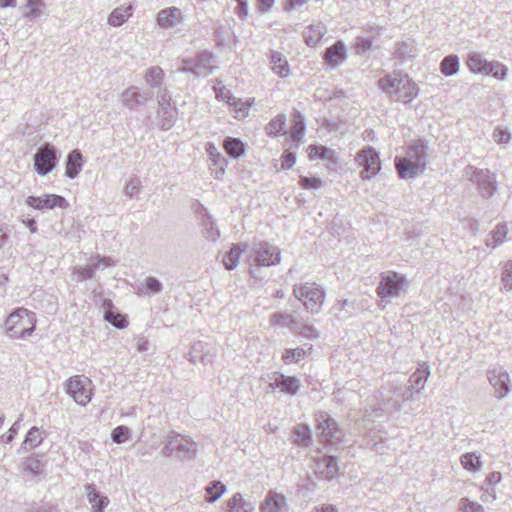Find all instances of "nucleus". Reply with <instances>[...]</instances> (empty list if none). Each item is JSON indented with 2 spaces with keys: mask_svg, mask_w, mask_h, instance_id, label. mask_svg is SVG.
<instances>
[{
  "mask_svg": "<svg viewBox=\"0 0 512 512\" xmlns=\"http://www.w3.org/2000/svg\"><path fill=\"white\" fill-rule=\"evenodd\" d=\"M430 375L429 366L425 363L419 365L408 379L407 385H391L389 396H386V414L391 418H397L398 413H409L411 408L405 409L407 402L414 399V395L424 389Z\"/></svg>",
  "mask_w": 512,
  "mask_h": 512,
  "instance_id": "f257e3e1",
  "label": "nucleus"
},
{
  "mask_svg": "<svg viewBox=\"0 0 512 512\" xmlns=\"http://www.w3.org/2000/svg\"><path fill=\"white\" fill-rule=\"evenodd\" d=\"M35 327V313L23 307L15 309L4 323L5 332L11 339H24L34 332Z\"/></svg>",
  "mask_w": 512,
  "mask_h": 512,
  "instance_id": "f03ea898",
  "label": "nucleus"
},
{
  "mask_svg": "<svg viewBox=\"0 0 512 512\" xmlns=\"http://www.w3.org/2000/svg\"><path fill=\"white\" fill-rule=\"evenodd\" d=\"M386 93L395 101L409 103L417 97L419 89L407 74L394 72L386 75Z\"/></svg>",
  "mask_w": 512,
  "mask_h": 512,
  "instance_id": "7ed1b4c3",
  "label": "nucleus"
},
{
  "mask_svg": "<svg viewBox=\"0 0 512 512\" xmlns=\"http://www.w3.org/2000/svg\"><path fill=\"white\" fill-rule=\"evenodd\" d=\"M293 295L303 304L307 312L312 315L320 313L326 296L321 286L309 282L294 285Z\"/></svg>",
  "mask_w": 512,
  "mask_h": 512,
  "instance_id": "20e7f679",
  "label": "nucleus"
},
{
  "mask_svg": "<svg viewBox=\"0 0 512 512\" xmlns=\"http://www.w3.org/2000/svg\"><path fill=\"white\" fill-rule=\"evenodd\" d=\"M250 266H274L280 263V250L268 242L260 241L255 243L247 251Z\"/></svg>",
  "mask_w": 512,
  "mask_h": 512,
  "instance_id": "39448f33",
  "label": "nucleus"
},
{
  "mask_svg": "<svg viewBox=\"0 0 512 512\" xmlns=\"http://www.w3.org/2000/svg\"><path fill=\"white\" fill-rule=\"evenodd\" d=\"M161 453L165 457L176 454L181 460H193L197 453V444L180 434L173 433L168 437Z\"/></svg>",
  "mask_w": 512,
  "mask_h": 512,
  "instance_id": "423d86ee",
  "label": "nucleus"
},
{
  "mask_svg": "<svg viewBox=\"0 0 512 512\" xmlns=\"http://www.w3.org/2000/svg\"><path fill=\"white\" fill-rule=\"evenodd\" d=\"M213 62V54L204 50L198 53L194 58L183 59L178 70L183 73H192L196 76L206 77L216 68Z\"/></svg>",
  "mask_w": 512,
  "mask_h": 512,
  "instance_id": "0eeeda50",
  "label": "nucleus"
},
{
  "mask_svg": "<svg viewBox=\"0 0 512 512\" xmlns=\"http://www.w3.org/2000/svg\"><path fill=\"white\" fill-rule=\"evenodd\" d=\"M355 161L358 167L361 168L360 175L363 180L372 179L381 170L379 153L371 147L360 150L355 157Z\"/></svg>",
  "mask_w": 512,
  "mask_h": 512,
  "instance_id": "6e6552de",
  "label": "nucleus"
},
{
  "mask_svg": "<svg viewBox=\"0 0 512 512\" xmlns=\"http://www.w3.org/2000/svg\"><path fill=\"white\" fill-rule=\"evenodd\" d=\"M57 162V150L49 143L41 145L34 154V169L41 176L50 173L56 167Z\"/></svg>",
  "mask_w": 512,
  "mask_h": 512,
  "instance_id": "1a4fd4ad",
  "label": "nucleus"
},
{
  "mask_svg": "<svg viewBox=\"0 0 512 512\" xmlns=\"http://www.w3.org/2000/svg\"><path fill=\"white\" fill-rule=\"evenodd\" d=\"M91 384L88 377L77 375L68 380L66 390L77 404L85 406L92 398Z\"/></svg>",
  "mask_w": 512,
  "mask_h": 512,
  "instance_id": "9d476101",
  "label": "nucleus"
},
{
  "mask_svg": "<svg viewBox=\"0 0 512 512\" xmlns=\"http://www.w3.org/2000/svg\"><path fill=\"white\" fill-rule=\"evenodd\" d=\"M487 379L493 388L495 398L504 399L511 391V380L509 373L502 367L487 370Z\"/></svg>",
  "mask_w": 512,
  "mask_h": 512,
  "instance_id": "9b49d317",
  "label": "nucleus"
},
{
  "mask_svg": "<svg viewBox=\"0 0 512 512\" xmlns=\"http://www.w3.org/2000/svg\"><path fill=\"white\" fill-rule=\"evenodd\" d=\"M408 287L409 281L405 275L394 271L386 272V302L392 299H403Z\"/></svg>",
  "mask_w": 512,
  "mask_h": 512,
  "instance_id": "f8f14e48",
  "label": "nucleus"
},
{
  "mask_svg": "<svg viewBox=\"0 0 512 512\" xmlns=\"http://www.w3.org/2000/svg\"><path fill=\"white\" fill-rule=\"evenodd\" d=\"M317 421V429L320 431V437L324 442L332 445L342 442L343 433L334 419L327 414H321Z\"/></svg>",
  "mask_w": 512,
  "mask_h": 512,
  "instance_id": "ddd939ff",
  "label": "nucleus"
},
{
  "mask_svg": "<svg viewBox=\"0 0 512 512\" xmlns=\"http://www.w3.org/2000/svg\"><path fill=\"white\" fill-rule=\"evenodd\" d=\"M152 96L151 91L141 92L137 86H130L120 95V102L123 107L133 111L139 105L146 103Z\"/></svg>",
  "mask_w": 512,
  "mask_h": 512,
  "instance_id": "4468645a",
  "label": "nucleus"
},
{
  "mask_svg": "<svg viewBox=\"0 0 512 512\" xmlns=\"http://www.w3.org/2000/svg\"><path fill=\"white\" fill-rule=\"evenodd\" d=\"M26 204L37 210L53 209L55 207L66 208L68 202L63 196L56 194H44L40 197L29 196Z\"/></svg>",
  "mask_w": 512,
  "mask_h": 512,
  "instance_id": "2eb2a0df",
  "label": "nucleus"
},
{
  "mask_svg": "<svg viewBox=\"0 0 512 512\" xmlns=\"http://www.w3.org/2000/svg\"><path fill=\"white\" fill-rule=\"evenodd\" d=\"M395 167L398 175L403 179H413L426 170L423 164H416L405 156L395 157Z\"/></svg>",
  "mask_w": 512,
  "mask_h": 512,
  "instance_id": "dca6fc26",
  "label": "nucleus"
},
{
  "mask_svg": "<svg viewBox=\"0 0 512 512\" xmlns=\"http://www.w3.org/2000/svg\"><path fill=\"white\" fill-rule=\"evenodd\" d=\"M183 13L177 7L162 9L157 14V24L164 29H172L181 24Z\"/></svg>",
  "mask_w": 512,
  "mask_h": 512,
  "instance_id": "f3484780",
  "label": "nucleus"
},
{
  "mask_svg": "<svg viewBox=\"0 0 512 512\" xmlns=\"http://www.w3.org/2000/svg\"><path fill=\"white\" fill-rule=\"evenodd\" d=\"M316 473L327 480L334 479L339 473L337 458L322 456L315 462Z\"/></svg>",
  "mask_w": 512,
  "mask_h": 512,
  "instance_id": "a211bd4d",
  "label": "nucleus"
},
{
  "mask_svg": "<svg viewBox=\"0 0 512 512\" xmlns=\"http://www.w3.org/2000/svg\"><path fill=\"white\" fill-rule=\"evenodd\" d=\"M405 157L416 164H423V167L426 169L428 163V145L426 141L416 140L410 143Z\"/></svg>",
  "mask_w": 512,
  "mask_h": 512,
  "instance_id": "6ab92c4d",
  "label": "nucleus"
},
{
  "mask_svg": "<svg viewBox=\"0 0 512 512\" xmlns=\"http://www.w3.org/2000/svg\"><path fill=\"white\" fill-rule=\"evenodd\" d=\"M287 508L286 497L274 490H270L260 506L261 512H283Z\"/></svg>",
  "mask_w": 512,
  "mask_h": 512,
  "instance_id": "aec40b11",
  "label": "nucleus"
},
{
  "mask_svg": "<svg viewBox=\"0 0 512 512\" xmlns=\"http://www.w3.org/2000/svg\"><path fill=\"white\" fill-rule=\"evenodd\" d=\"M478 175L479 177L474 184L477 185L479 194L483 198H490L496 190V178L494 174L488 169H485L482 173H478Z\"/></svg>",
  "mask_w": 512,
  "mask_h": 512,
  "instance_id": "412c9836",
  "label": "nucleus"
},
{
  "mask_svg": "<svg viewBox=\"0 0 512 512\" xmlns=\"http://www.w3.org/2000/svg\"><path fill=\"white\" fill-rule=\"evenodd\" d=\"M218 99L225 100L230 106L235 108L237 117H245L248 114L249 106H246L240 99L234 97L230 90L225 87L215 88Z\"/></svg>",
  "mask_w": 512,
  "mask_h": 512,
  "instance_id": "4be33fe9",
  "label": "nucleus"
},
{
  "mask_svg": "<svg viewBox=\"0 0 512 512\" xmlns=\"http://www.w3.org/2000/svg\"><path fill=\"white\" fill-rule=\"evenodd\" d=\"M270 325L274 328H289L292 332L299 328V321L296 320L292 313L275 312L270 315Z\"/></svg>",
  "mask_w": 512,
  "mask_h": 512,
  "instance_id": "5701e85b",
  "label": "nucleus"
},
{
  "mask_svg": "<svg viewBox=\"0 0 512 512\" xmlns=\"http://www.w3.org/2000/svg\"><path fill=\"white\" fill-rule=\"evenodd\" d=\"M103 264L104 266L113 265V261L109 257H102L100 255H96L91 258V263L86 265L85 267H80L76 269V273L78 274L80 279H91L94 277L96 270L99 265Z\"/></svg>",
  "mask_w": 512,
  "mask_h": 512,
  "instance_id": "b1692460",
  "label": "nucleus"
},
{
  "mask_svg": "<svg viewBox=\"0 0 512 512\" xmlns=\"http://www.w3.org/2000/svg\"><path fill=\"white\" fill-rule=\"evenodd\" d=\"M84 489H85V493L87 495L88 501L91 504L92 512H103V510L109 504L108 497L101 495L96 490L94 484H86L84 486Z\"/></svg>",
  "mask_w": 512,
  "mask_h": 512,
  "instance_id": "393cba45",
  "label": "nucleus"
},
{
  "mask_svg": "<svg viewBox=\"0 0 512 512\" xmlns=\"http://www.w3.org/2000/svg\"><path fill=\"white\" fill-rule=\"evenodd\" d=\"M346 58L345 45L342 42H336L334 45L329 47L324 53V59L332 68H335L342 64Z\"/></svg>",
  "mask_w": 512,
  "mask_h": 512,
  "instance_id": "a878e982",
  "label": "nucleus"
},
{
  "mask_svg": "<svg viewBox=\"0 0 512 512\" xmlns=\"http://www.w3.org/2000/svg\"><path fill=\"white\" fill-rule=\"evenodd\" d=\"M82 167L83 156L81 152L77 149L71 151L67 156L65 175L70 179H74L80 173Z\"/></svg>",
  "mask_w": 512,
  "mask_h": 512,
  "instance_id": "bb28decb",
  "label": "nucleus"
},
{
  "mask_svg": "<svg viewBox=\"0 0 512 512\" xmlns=\"http://www.w3.org/2000/svg\"><path fill=\"white\" fill-rule=\"evenodd\" d=\"M248 245L245 243L234 244L223 256V264L227 270H233L240 259L242 252H246Z\"/></svg>",
  "mask_w": 512,
  "mask_h": 512,
  "instance_id": "cd10ccee",
  "label": "nucleus"
},
{
  "mask_svg": "<svg viewBox=\"0 0 512 512\" xmlns=\"http://www.w3.org/2000/svg\"><path fill=\"white\" fill-rule=\"evenodd\" d=\"M134 7L129 4L127 7H117L108 16V24L113 27H120L133 14Z\"/></svg>",
  "mask_w": 512,
  "mask_h": 512,
  "instance_id": "c85d7f7f",
  "label": "nucleus"
},
{
  "mask_svg": "<svg viewBox=\"0 0 512 512\" xmlns=\"http://www.w3.org/2000/svg\"><path fill=\"white\" fill-rule=\"evenodd\" d=\"M325 33L326 28L322 23L310 25L303 33L305 43L308 46L314 47L320 42Z\"/></svg>",
  "mask_w": 512,
  "mask_h": 512,
  "instance_id": "c756f323",
  "label": "nucleus"
},
{
  "mask_svg": "<svg viewBox=\"0 0 512 512\" xmlns=\"http://www.w3.org/2000/svg\"><path fill=\"white\" fill-rule=\"evenodd\" d=\"M270 64L272 70L280 77L285 78L289 75V65L285 56L282 53L277 51H271Z\"/></svg>",
  "mask_w": 512,
  "mask_h": 512,
  "instance_id": "7c9ffc66",
  "label": "nucleus"
},
{
  "mask_svg": "<svg viewBox=\"0 0 512 512\" xmlns=\"http://www.w3.org/2000/svg\"><path fill=\"white\" fill-rule=\"evenodd\" d=\"M229 512H253L254 503L246 501L241 493H236L227 501Z\"/></svg>",
  "mask_w": 512,
  "mask_h": 512,
  "instance_id": "2f4dec72",
  "label": "nucleus"
},
{
  "mask_svg": "<svg viewBox=\"0 0 512 512\" xmlns=\"http://www.w3.org/2000/svg\"><path fill=\"white\" fill-rule=\"evenodd\" d=\"M144 79L152 89L161 90L163 88L164 72L159 66L150 67L145 72Z\"/></svg>",
  "mask_w": 512,
  "mask_h": 512,
  "instance_id": "473e14b6",
  "label": "nucleus"
},
{
  "mask_svg": "<svg viewBox=\"0 0 512 512\" xmlns=\"http://www.w3.org/2000/svg\"><path fill=\"white\" fill-rule=\"evenodd\" d=\"M277 376L280 383V391L291 396L297 394L300 389V380L298 378L279 372H277Z\"/></svg>",
  "mask_w": 512,
  "mask_h": 512,
  "instance_id": "72a5a7b5",
  "label": "nucleus"
},
{
  "mask_svg": "<svg viewBox=\"0 0 512 512\" xmlns=\"http://www.w3.org/2000/svg\"><path fill=\"white\" fill-rule=\"evenodd\" d=\"M508 68L499 61H486L483 68L482 74L491 75L496 79L505 80L507 76Z\"/></svg>",
  "mask_w": 512,
  "mask_h": 512,
  "instance_id": "f704fd0d",
  "label": "nucleus"
},
{
  "mask_svg": "<svg viewBox=\"0 0 512 512\" xmlns=\"http://www.w3.org/2000/svg\"><path fill=\"white\" fill-rule=\"evenodd\" d=\"M460 66L459 57L455 54L445 56L440 62V71L443 75L450 77L458 73Z\"/></svg>",
  "mask_w": 512,
  "mask_h": 512,
  "instance_id": "c9c22d12",
  "label": "nucleus"
},
{
  "mask_svg": "<svg viewBox=\"0 0 512 512\" xmlns=\"http://www.w3.org/2000/svg\"><path fill=\"white\" fill-rule=\"evenodd\" d=\"M507 235V227L505 224H498L496 228L488 235L486 245L491 248H496L501 245Z\"/></svg>",
  "mask_w": 512,
  "mask_h": 512,
  "instance_id": "e433bc0d",
  "label": "nucleus"
},
{
  "mask_svg": "<svg viewBox=\"0 0 512 512\" xmlns=\"http://www.w3.org/2000/svg\"><path fill=\"white\" fill-rule=\"evenodd\" d=\"M207 152L209 153L212 164L218 167V170L216 171V178H219V175H223L225 173L226 159L217 151V148L212 143H208Z\"/></svg>",
  "mask_w": 512,
  "mask_h": 512,
  "instance_id": "4c0bfd02",
  "label": "nucleus"
},
{
  "mask_svg": "<svg viewBox=\"0 0 512 512\" xmlns=\"http://www.w3.org/2000/svg\"><path fill=\"white\" fill-rule=\"evenodd\" d=\"M305 128V117L299 111H295L293 114V126L290 131L292 138L296 141H301L304 137Z\"/></svg>",
  "mask_w": 512,
  "mask_h": 512,
  "instance_id": "58836bf2",
  "label": "nucleus"
},
{
  "mask_svg": "<svg viewBox=\"0 0 512 512\" xmlns=\"http://www.w3.org/2000/svg\"><path fill=\"white\" fill-rule=\"evenodd\" d=\"M460 462L464 469L477 472L481 470L482 462L480 455L475 452L465 453L460 457Z\"/></svg>",
  "mask_w": 512,
  "mask_h": 512,
  "instance_id": "ea45409f",
  "label": "nucleus"
},
{
  "mask_svg": "<svg viewBox=\"0 0 512 512\" xmlns=\"http://www.w3.org/2000/svg\"><path fill=\"white\" fill-rule=\"evenodd\" d=\"M224 148L227 154L233 158H239L245 151L242 141L232 137H227L224 140Z\"/></svg>",
  "mask_w": 512,
  "mask_h": 512,
  "instance_id": "a19ab883",
  "label": "nucleus"
},
{
  "mask_svg": "<svg viewBox=\"0 0 512 512\" xmlns=\"http://www.w3.org/2000/svg\"><path fill=\"white\" fill-rule=\"evenodd\" d=\"M208 496L205 498L208 503L216 502L226 491V486L220 481H211L205 488Z\"/></svg>",
  "mask_w": 512,
  "mask_h": 512,
  "instance_id": "79ce46f5",
  "label": "nucleus"
},
{
  "mask_svg": "<svg viewBox=\"0 0 512 512\" xmlns=\"http://www.w3.org/2000/svg\"><path fill=\"white\" fill-rule=\"evenodd\" d=\"M286 125V117L283 114L277 115L266 126V132L270 136H278L279 134H286L284 130Z\"/></svg>",
  "mask_w": 512,
  "mask_h": 512,
  "instance_id": "37998d69",
  "label": "nucleus"
},
{
  "mask_svg": "<svg viewBox=\"0 0 512 512\" xmlns=\"http://www.w3.org/2000/svg\"><path fill=\"white\" fill-rule=\"evenodd\" d=\"M487 59L478 52H472L468 55L466 64L468 69L475 74H482Z\"/></svg>",
  "mask_w": 512,
  "mask_h": 512,
  "instance_id": "c03bdc74",
  "label": "nucleus"
},
{
  "mask_svg": "<svg viewBox=\"0 0 512 512\" xmlns=\"http://www.w3.org/2000/svg\"><path fill=\"white\" fill-rule=\"evenodd\" d=\"M202 226L204 236L207 240L215 242L219 238L220 232L215 227L210 215L205 214L202 220Z\"/></svg>",
  "mask_w": 512,
  "mask_h": 512,
  "instance_id": "a18cd8bd",
  "label": "nucleus"
},
{
  "mask_svg": "<svg viewBox=\"0 0 512 512\" xmlns=\"http://www.w3.org/2000/svg\"><path fill=\"white\" fill-rule=\"evenodd\" d=\"M43 437L41 436L40 429L38 427H32L22 443L25 449L27 448H35L42 442Z\"/></svg>",
  "mask_w": 512,
  "mask_h": 512,
  "instance_id": "49530a36",
  "label": "nucleus"
},
{
  "mask_svg": "<svg viewBox=\"0 0 512 512\" xmlns=\"http://www.w3.org/2000/svg\"><path fill=\"white\" fill-rule=\"evenodd\" d=\"M306 356V351L303 348L297 347L294 349H285L282 354V360L286 364L298 363Z\"/></svg>",
  "mask_w": 512,
  "mask_h": 512,
  "instance_id": "de8ad7c7",
  "label": "nucleus"
},
{
  "mask_svg": "<svg viewBox=\"0 0 512 512\" xmlns=\"http://www.w3.org/2000/svg\"><path fill=\"white\" fill-rule=\"evenodd\" d=\"M351 308H353L352 303H350L348 300H343L335 303L332 306L331 311L335 317L342 320L350 316Z\"/></svg>",
  "mask_w": 512,
  "mask_h": 512,
  "instance_id": "09e8293b",
  "label": "nucleus"
},
{
  "mask_svg": "<svg viewBox=\"0 0 512 512\" xmlns=\"http://www.w3.org/2000/svg\"><path fill=\"white\" fill-rule=\"evenodd\" d=\"M294 441L299 445H308L311 441V433L308 425H298L294 428Z\"/></svg>",
  "mask_w": 512,
  "mask_h": 512,
  "instance_id": "8fccbe9b",
  "label": "nucleus"
},
{
  "mask_svg": "<svg viewBox=\"0 0 512 512\" xmlns=\"http://www.w3.org/2000/svg\"><path fill=\"white\" fill-rule=\"evenodd\" d=\"M293 333H295L296 335H298L300 337L309 339V340H314V339L319 338V333H318L317 329L309 323L299 322L298 330L293 331Z\"/></svg>",
  "mask_w": 512,
  "mask_h": 512,
  "instance_id": "3c124183",
  "label": "nucleus"
},
{
  "mask_svg": "<svg viewBox=\"0 0 512 512\" xmlns=\"http://www.w3.org/2000/svg\"><path fill=\"white\" fill-rule=\"evenodd\" d=\"M27 11L24 13V17L28 19H34L41 14V10L45 7V3L42 0H27Z\"/></svg>",
  "mask_w": 512,
  "mask_h": 512,
  "instance_id": "603ef678",
  "label": "nucleus"
},
{
  "mask_svg": "<svg viewBox=\"0 0 512 512\" xmlns=\"http://www.w3.org/2000/svg\"><path fill=\"white\" fill-rule=\"evenodd\" d=\"M104 319L118 329H123L128 325V321L124 316L116 311L104 312Z\"/></svg>",
  "mask_w": 512,
  "mask_h": 512,
  "instance_id": "864d4df0",
  "label": "nucleus"
},
{
  "mask_svg": "<svg viewBox=\"0 0 512 512\" xmlns=\"http://www.w3.org/2000/svg\"><path fill=\"white\" fill-rule=\"evenodd\" d=\"M157 102L159 105L158 115H166L168 113V109H171L170 107V98L168 95V92L166 88H161V90H157Z\"/></svg>",
  "mask_w": 512,
  "mask_h": 512,
  "instance_id": "5fc2aeb1",
  "label": "nucleus"
},
{
  "mask_svg": "<svg viewBox=\"0 0 512 512\" xmlns=\"http://www.w3.org/2000/svg\"><path fill=\"white\" fill-rule=\"evenodd\" d=\"M130 429L124 425L117 426L111 433V439L115 443H123L130 437Z\"/></svg>",
  "mask_w": 512,
  "mask_h": 512,
  "instance_id": "6e6d98bb",
  "label": "nucleus"
},
{
  "mask_svg": "<svg viewBox=\"0 0 512 512\" xmlns=\"http://www.w3.org/2000/svg\"><path fill=\"white\" fill-rule=\"evenodd\" d=\"M41 466L42 464L39 459L30 457L24 462V471L36 476L41 473Z\"/></svg>",
  "mask_w": 512,
  "mask_h": 512,
  "instance_id": "4d7b16f0",
  "label": "nucleus"
},
{
  "mask_svg": "<svg viewBox=\"0 0 512 512\" xmlns=\"http://www.w3.org/2000/svg\"><path fill=\"white\" fill-rule=\"evenodd\" d=\"M459 510L462 512H484L482 505L473 502L468 498H462L460 500Z\"/></svg>",
  "mask_w": 512,
  "mask_h": 512,
  "instance_id": "13d9d810",
  "label": "nucleus"
},
{
  "mask_svg": "<svg viewBox=\"0 0 512 512\" xmlns=\"http://www.w3.org/2000/svg\"><path fill=\"white\" fill-rule=\"evenodd\" d=\"M204 349V344L202 342H197L191 347V351L189 353V361L192 363H197V361L200 359L202 362L206 361L205 355H199Z\"/></svg>",
  "mask_w": 512,
  "mask_h": 512,
  "instance_id": "bf43d9fd",
  "label": "nucleus"
},
{
  "mask_svg": "<svg viewBox=\"0 0 512 512\" xmlns=\"http://www.w3.org/2000/svg\"><path fill=\"white\" fill-rule=\"evenodd\" d=\"M159 117L161 118L159 121V127L161 130H169L174 125L175 117L172 109H168V113H166V115L161 113Z\"/></svg>",
  "mask_w": 512,
  "mask_h": 512,
  "instance_id": "052dcab7",
  "label": "nucleus"
},
{
  "mask_svg": "<svg viewBox=\"0 0 512 512\" xmlns=\"http://www.w3.org/2000/svg\"><path fill=\"white\" fill-rule=\"evenodd\" d=\"M300 185L303 189L312 190L318 189L322 185V181L316 177H306L302 176L300 178Z\"/></svg>",
  "mask_w": 512,
  "mask_h": 512,
  "instance_id": "680f3d73",
  "label": "nucleus"
},
{
  "mask_svg": "<svg viewBox=\"0 0 512 512\" xmlns=\"http://www.w3.org/2000/svg\"><path fill=\"white\" fill-rule=\"evenodd\" d=\"M141 182L137 177L131 178L126 185L124 186V194L130 198L134 196V194L140 189Z\"/></svg>",
  "mask_w": 512,
  "mask_h": 512,
  "instance_id": "e2e57ef3",
  "label": "nucleus"
},
{
  "mask_svg": "<svg viewBox=\"0 0 512 512\" xmlns=\"http://www.w3.org/2000/svg\"><path fill=\"white\" fill-rule=\"evenodd\" d=\"M374 43V39L372 37H357L355 40V48L357 53H365L369 50Z\"/></svg>",
  "mask_w": 512,
  "mask_h": 512,
  "instance_id": "0e129e2a",
  "label": "nucleus"
},
{
  "mask_svg": "<svg viewBox=\"0 0 512 512\" xmlns=\"http://www.w3.org/2000/svg\"><path fill=\"white\" fill-rule=\"evenodd\" d=\"M23 421V414L19 416V418L13 423L9 431L2 436V439L6 443H10L13 441L15 435L21 427V422Z\"/></svg>",
  "mask_w": 512,
  "mask_h": 512,
  "instance_id": "69168bd1",
  "label": "nucleus"
},
{
  "mask_svg": "<svg viewBox=\"0 0 512 512\" xmlns=\"http://www.w3.org/2000/svg\"><path fill=\"white\" fill-rule=\"evenodd\" d=\"M493 139L498 144H507L511 139V135L507 129L498 127L493 132Z\"/></svg>",
  "mask_w": 512,
  "mask_h": 512,
  "instance_id": "338daca9",
  "label": "nucleus"
},
{
  "mask_svg": "<svg viewBox=\"0 0 512 512\" xmlns=\"http://www.w3.org/2000/svg\"><path fill=\"white\" fill-rule=\"evenodd\" d=\"M503 288L507 291L512 290V261L505 267L502 274Z\"/></svg>",
  "mask_w": 512,
  "mask_h": 512,
  "instance_id": "774afa93",
  "label": "nucleus"
}]
</instances>
